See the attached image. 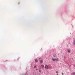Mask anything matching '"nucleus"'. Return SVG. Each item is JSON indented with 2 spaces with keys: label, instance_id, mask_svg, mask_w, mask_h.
Here are the masks:
<instances>
[{
  "label": "nucleus",
  "instance_id": "f257e3e1",
  "mask_svg": "<svg viewBox=\"0 0 75 75\" xmlns=\"http://www.w3.org/2000/svg\"><path fill=\"white\" fill-rule=\"evenodd\" d=\"M45 69H48V67L47 66V65H45Z\"/></svg>",
  "mask_w": 75,
  "mask_h": 75
},
{
  "label": "nucleus",
  "instance_id": "f03ea898",
  "mask_svg": "<svg viewBox=\"0 0 75 75\" xmlns=\"http://www.w3.org/2000/svg\"><path fill=\"white\" fill-rule=\"evenodd\" d=\"M67 51L69 53H70V52H71V50H70V49H68Z\"/></svg>",
  "mask_w": 75,
  "mask_h": 75
},
{
  "label": "nucleus",
  "instance_id": "7ed1b4c3",
  "mask_svg": "<svg viewBox=\"0 0 75 75\" xmlns=\"http://www.w3.org/2000/svg\"><path fill=\"white\" fill-rule=\"evenodd\" d=\"M41 68H44V66L43 65H41Z\"/></svg>",
  "mask_w": 75,
  "mask_h": 75
},
{
  "label": "nucleus",
  "instance_id": "20e7f679",
  "mask_svg": "<svg viewBox=\"0 0 75 75\" xmlns=\"http://www.w3.org/2000/svg\"><path fill=\"white\" fill-rule=\"evenodd\" d=\"M72 75H75V72H73V73H71Z\"/></svg>",
  "mask_w": 75,
  "mask_h": 75
},
{
  "label": "nucleus",
  "instance_id": "39448f33",
  "mask_svg": "<svg viewBox=\"0 0 75 75\" xmlns=\"http://www.w3.org/2000/svg\"><path fill=\"white\" fill-rule=\"evenodd\" d=\"M59 60V59H58V58L57 59H55V61H58Z\"/></svg>",
  "mask_w": 75,
  "mask_h": 75
},
{
  "label": "nucleus",
  "instance_id": "423d86ee",
  "mask_svg": "<svg viewBox=\"0 0 75 75\" xmlns=\"http://www.w3.org/2000/svg\"><path fill=\"white\" fill-rule=\"evenodd\" d=\"M52 59L53 61H55V59Z\"/></svg>",
  "mask_w": 75,
  "mask_h": 75
},
{
  "label": "nucleus",
  "instance_id": "0eeeda50",
  "mask_svg": "<svg viewBox=\"0 0 75 75\" xmlns=\"http://www.w3.org/2000/svg\"><path fill=\"white\" fill-rule=\"evenodd\" d=\"M35 62H38V60L37 59H35Z\"/></svg>",
  "mask_w": 75,
  "mask_h": 75
},
{
  "label": "nucleus",
  "instance_id": "6e6552de",
  "mask_svg": "<svg viewBox=\"0 0 75 75\" xmlns=\"http://www.w3.org/2000/svg\"><path fill=\"white\" fill-rule=\"evenodd\" d=\"M73 44H74V45H75V40H74V42L73 43Z\"/></svg>",
  "mask_w": 75,
  "mask_h": 75
},
{
  "label": "nucleus",
  "instance_id": "1a4fd4ad",
  "mask_svg": "<svg viewBox=\"0 0 75 75\" xmlns=\"http://www.w3.org/2000/svg\"><path fill=\"white\" fill-rule=\"evenodd\" d=\"M40 62H41V63H42V62H43V61H42V60H41L40 61Z\"/></svg>",
  "mask_w": 75,
  "mask_h": 75
},
{
  "label": "nucleus",
  "instance_id": "9d476101",
  "mask_svg": "<svg viewBox=\"0 0 75 75\" xmlns=\"http://www.w3.org/2000/svg\"><path fill=\"white\" fill-rule=\"evenodd\" d=\"M34 68H37V67H36V66H35L34 67Z\"/></svg>",
  "mask_w": 75,
  "mask_h": 75
},
{
  "label": "nucleus",
  "instance_id": "9b49d317",
  "mask_svg": "<svg viewBox=\"0 0 75 75\" xmlns=\"http://www.w3.org/2000/svg\"><path fill=\"white\" fill-rule=\"evenodd\" d=\"M56 73H58V71H56Z\"/></svg>",
  "mask_w": 75,
  "mask_h": 75
},
{
  "label": "nucleus",
  "instance_id": "f8f14e48",
  "mask_svg": "<svg viewBox=\"0 0 75 75\" xmlns=\"http://www.w3.org/2000/svg\"><path fill=\"white\" fill-rule=\"evenodd\" d=\"M39 72H41V70H40V69L39 70Z\"/></svg>",
  "mask_w": 75,
  "mask_h": 75
},
{
  "label": "nucleus",
  "instance_id": "ddd939ff",
  "mask_svg": "<svg viewBox=\"0 0 75 75\" xmlns=\"http://www.w3.org/2000/svg\"><path fill=\"white\" fill-rule=\"evenodd\" d=\"M62 75H64V74L62 73Z\"/></svg>",
  "mask_w": 75,
  "mask_h": 75
},
{
  "label": "nucleus",
  "instance_id": "4468645a",
  "mask_svg": "<svg viewBox=\"0 0 75 75\" xmlns=\"http://www.w3.org/2000/svg\"><path fill=\"white\" fill-rule=\"evenodd\" d=\"M57 75H58V74H57Z\"/></svg>",
  "mask_w": 75,
  "mask_h": 75
}]
</instances>
